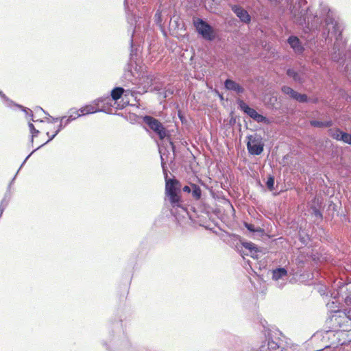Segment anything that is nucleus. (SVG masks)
<instances>
[{"label":"nucleus","instance_id":"f257e3e1","mask_svg":"<svg viewBox=\"0 0 351 351\" xmlns=\"http://www.w3.org/2000/svg\"><path fill=\"white\" fill-rule=\"evenodd\" d=\"M29 128L32 134V141H34V138H38L39 136H47V139L38 141V143H40V145H43L52 140L59 132V130L56 129V127L54 125V124L49 123L43 125V127L40 130H36L34 124L31 123L29 124Z\"/></svg>","mask_w":351,"mask_h":351},{"label":"nucleus","instance_id":"f03ea898","mask_svg":"<svg viewBox=\"0 0 351 351\" xmlns=\"http://www.w3.org/2000/svg\"><path fill=\"white\" fill-rule=\"evenodd\" d=\"M180 187V182L178 180L166 178L165 193L169 197V202L173 207L181 206Z\"/></svg>","mask_w":351,"mask_h":351},{"label":"nucleus","instance_id":"7ed1b4c3","mask_svg":"<svg viewBox=\"0 0 351 351\" xmlns=\"http://www.w3.org/2000/svg\"><path fill=\"white\" fill-rule=\"evenodd\" d=\"M143 119L144 123L158 135L160 140H162L166 137L167 130L162 123H160L158 119L148 115L145 116Z\"/></svg>","mask_w":351,"mask_h":351},{"label":"nucleus","instance_id":"20e7f679","mask_svg":"<svg viewBox=\"0 0 351 351\" xmlns=\"http://www.w3.org/2000/svg\"><path fill=\"white\" fill-rule=\"evenodd\" d=\"M193 24L197 32L201 34L204 38L212 40L214 38L213 29L212 27L201 19L193 20Z\"/></svg>","mask_w":351,"mask_h":351},{"label":"nucleus","instance_id":"39448f33","mask_svg":"<svg viewBox=\"0 0 351 351\" xmlns=\"http://www.w3.org/2000/svg\"><path fill=\"white\" fill-rule=\"evenodd\" d=\"M247 148L250 154L252 155H260L264 147L261 138L257 135H250L247 136Z\"/></svg>","mask_w":351,"mask_h":351},{"label":"nucleus","instance_id":"423d86ee","mask_svg":"<svg viewBox=\"0 0 351 351\" xmlns=\"http://www.w3.org/2000/svg\"><path fill=\"white\" fill-rule=\"evenodd\" d=\"M241 109L246 113L249 117L253 119L258 123H265L267 124L269 123V121L267 117L262 114H258L254 108H250L245 102L241 101L239 104Z\"/></svg>","mask_w":351,"mask_h":351},{"label":"nucleus","instance_id":"0eeeda50","mask_svg":"<svg viewBox=\"0 0 351 351\" xmlns=\"http://www.w3.org/2000/svg\"><path fill=\"white\" fill-rule=\"evenodd\" d=\"M331 321L337 327L341 328L344 330H348L347 326L349 321L345 311H335L331 316Z\"/></svg>","mask_w":351,"mask_h":351},{"label":"nucleus","instance_id":"6e6552de","mask_svg":"<svg viewBox=\"0 0 351 351\" xmlns=\"http://www.w3.org/2000/svg\"><path fill=\"white\" fill-rule=\"evenodd\" d=\"M104 100L102 99H96L91 104L86 105L85 106L80 108L81 116L95 113L99 111H101L103 108L101 106V104L103 103Z\"/></svg>","mask_w":351,"mask_h":351},{"label":"nucleus","instance_id":"1a4fd4ad","mask_svg":"<svg viewBox=\"0 0 351 351\" xmlns=\"http://www.w3.org/2000/svg\"><path fill=\"white\" fill-rule=\"evenodd\" d=\"M231 9L242 22L245 23H250L251 16L247 10L237 5H232Z\"/></svg>","mask_w":351,"mask_h":351},{"label":"nucleus","instance_id":"9d476101","mask_svg":"<svg viewBox=\"0 0 351 351\" xmlns=\"http://www.w3.org/2000/svg\"><path fill=\"white\" fill-rule=\"evenodd\" d=\"M224 85L228 90L235 91L237 93H243L244 92V88L232 80H226Z\"/></svg>","mask_w":351,"mask_h":351},{"label":"nucleus","instance_id":"9b49d317","mask_svg":"<svg viewBox=\"0 0 351 351\" xmlns=\"http://www.w3.org/2000/svg\"><path fill=\"white\" fill-rule=\"evenodd\" d=\"M68 114V116H65L62 118L61 123H64L65 124H66L69 122L75 120L77 118L81 117L80 109H71L69 111Z\"/></svg>","mask_w":351,"mask_h":351},{"label":"nucleus","instance_id":"f8f14e48","mask_svg":"<svg viewBox=\"0 0 351 351\" xmlns=\"http://www.w3.org/2000/svg\"><path fill=\"white\" fill-rule=\"evenodd\" d=\"M288 43L295 52L301 53L303 51L304 48L301 45L300 41L298 37L290 36L288 39Z\"/></svg>","mask_w":351,"mask_h":351},{"label":"nucleus","instance_id":"ddd939ff","mask_svg":"<svg viewBox=\"0 0 351 351\" xmlns=\"http://www.w3.org/2000/svg\"><path fill=\"white\" fill-rule=\"evenodd\" d=\"M287 271L285 268H278L273 271L272 278L275 280H278L284 276H286Z\"/></svg>","mask_w":351,"mask_h":351},{"label":"nucleus","instance_id":"4468645a","mask_svg":"<svg viewBox=\"0 0 351 351\" xmlns=\"http://www.w3.org/2000/svg\"><path fill=\"white\" fill-rule=\"evenodd\" d=\"M124 93V89L121 87H116L111 91V97L114 101H117L120 99Z\"/></svg>","mask_w":351,"mask_h":351},{"label":"nucleus","instance_id":"2eb2a0df","mask_svg":"<svg viewBox=\"0 0 351 351\" xmlns=\"http://www.w3.org/2000/svg\"><path fill=\"white\" fill-rule=\"evenodd\" d=\"M191 187L192 189V195L193 197L196 199H200L202 197V190L199 186L195 184H191Z\"/></svg>","mask_w":351,"mask_h":351},{"label":"nucleus","instance_id":"dca6fc26","mask_svg":"<svg viewBox=\"0 0 351 351\" xmlns=\"http://www.w3.org/2000/svg\"><path fill=\"white\" fill-rule=\"evenodd\" d=\"M310 124L313 127L323 128L331 126L332 125V122L331 121L323 122L313 120L310 121Z\"/></svg>","mask_w":351,"mask_h":351},{"label":"nucleus","instance_id":"f3484780","mask_svg":"<svg viewBox=\"0 0 351 351\" xmlns=\"http://www.w3.org/2000/svg\"><path fill=\"white\" fill-rule=\"evenodd\" d=\"M282 91L286 94L289 95L291 98L295 99L298 92L295 91L293 88L289 86H284L282 87Z\"/></svg>","mask_w":351,"mask_h":351},{"label":"nucleus","instance_id":"a211bd4d","mask_svg":"<svg viewBox=\"0 0 351 351\" xmlns=\"http://www.w3.org/2000/svg\"><path fill=\"white\" fill-rule=\"evenodd\" d=\"M342 131H341L339 129H335L332 130L330 129L329 130V135L334 139H336L337 141H340L341 136L342 134Z\"/></svg>","mask_w":351,"mask_h":351},{"label":"nucleus","instance_id":"6ab92c4d","mask_svg":"<svg viewBox=\"0 0 351 351\" xmlns=\"http://www.w3.org/2000/svg\"><path fill=\"white\" fill-rule=\"evenodd\" d=\"M243 246L246 248V249H248L250 250L251 252H258V250L256 247V245L252 243V242H244L242 243Z\"/></svg>","mask_w":351,"mask_h":351},{"label":"nucleus","instance_id":"aec40b11","mask_svg":"<svg viewBox=\"0 0 351 351\" xmlns=\"http://www.w3.org/2000/svg\"><path fill=\"white\" fill-rule=\"evenodd\" d=\"M340 141H342L348 144H351V134L343 132L341 136Z\"/></svg>","mask_w":351,"mask_h":351},{"label":"nucleus","instance_id":"412c9836","mask_svg":"<svg viewBox=\"0 0 351 351\" xmlns=\"http://www.w3.org/2000/svg\"><path fill=\"white\" fill-rule=\"evenodd\" d=\"M267 350L268 351H279V346L276 342L271 341L268 342Z\"/></svg>","mask_w":351,"mask_h":351},{"label":"nucleus","instance_id":"4be33fe9","mask_svg":"<svg viewBox=\"0 0 351 351\" xmlns=\"http://www.w3.org/2000/svg\"><path fill=\"white\" fill-rule=\"evenodd\" d=\"M295 99L301 103L307 102L308 101V97L306 95L300 94L299 93H298L297 96Z\"/></svg>","mask_w":351,"mask_h":351},{"label":"nucleus","instance_id":"5701e85b","mask_svg":"<svg viewBox=\"0 0 351 351\" xmlns=\"http://www.w3.org/2000/svg\"><path fill=\"white\" fill-rule=\"evenodd\" d=\"M266 184H267V188L270 191H272L274 189V178L272 176H269L266 182Z\"/></svg>","mask_w":351,"mask_h":351},{"label":"nucleus","instance_id":"b1692460","mask_svg":"<svg viewBox=\"0 0 351 351\" xmlns=\"http://www.w3.org/2000/svg\"><path fill=\"white\" fill-rule=\"evenodd\" d=\"M287 75L293 77L295 81L298 80V73L293 69H288L287 71Z\"/></svg>","mask_w":351,"mask_h":351},{"label":"nucleus","instance_id":"393cba45","mask_svg":"<svg viewBox=\"0 0 351 351\" xmlns=\"http://www.w3.org/2000/svg\"><path fill=\"white\" fill-rule=\"evenodd\" d=\"M244 226L250 232H254L256 231L254 229V226L252 224L247 223L245 222V223H244Z\"/></svg>","mask_w":351,"mask_h":351},{"label":"nucleus","instance_id":"a878e982","mask_svg":"<svg viewBox=\"0 0 351 351\" xmlns=\"http://www.w3.org/2000/svg\"><path fill=\"white\" fill-rule=\"evenodd\" d=\"M345 312H346V316L348 317V320L351 321V308Z\"/></svg>","mask_w":351,"mask_h":351},{"label":"nucleus","instance_id":"bb28decb","mask_svg":"<svg viewBox=\"0 0 351 351\" xmlns=\"http://www.w3.org/2000/svg\"><path fill=\"white\" fill-rule=\"evenodd\" d=\"M182 190H183L184 192H186V193H191V189L189 186H184L183 187Z\"/></svg>","mask_w":351,"mask_h":351},{"label":"nucleus","instance_id":"cd10ccee","mask_svg":"<svg viewBox=\"0 0 351 351\" xmlns=\"http://www.w3.org/2000/svg\"><path fill=\"white\" fill-rule=\"evenodd\" d=\"M4 208H5V207H4L3 204L2 203H1V204H0V217H1L2 216V215H3V211H4Z\"/></svg>","mask_w":351,"mask_h":351},{"label":"nucleus","instance_id":"c85d7f7f","mask_svg":"<svg viewBox=\"0 0 351 351\" xmlns=\"http://www.w3.org/2000/svg\"><path fill=\"white\" fill-rule=\"evenodd\" d=\"M315 215H317V216H319L320 217H322V215L321 213H320L317 209H315Z\"/></svg>","mask_w":351,"mask_h":351},{"label":"nucleus","instance_id":"c756f323","mask_svg":"<svg viewBox=\"0 0 351 351\" xmlns=\"http://www.w3.org/2000/svg\"><path fill=\"white\" fill-rule=\"evenodd\" d=\"M312 101H313V103H317V102H318V99H317V98H316V99H313V100H312Z\"/></svg>","mask_w":351,"mask_h":351},{"label":"nucleus","instance_id":"7c9ffc66","mask_svg":"<svg viewBox=\"0 0 351 351\" xmlns=\"http://www.w3.org/2000/svg\"><path fill=\"white\" fill-rule=\"evenodd\" d=\"M101 99L103 100V99ZM106 99H108V97H106V99H104L103 102H104Z\"/></svg>","mask_w":351,"mask_h":351}]
</instances>
